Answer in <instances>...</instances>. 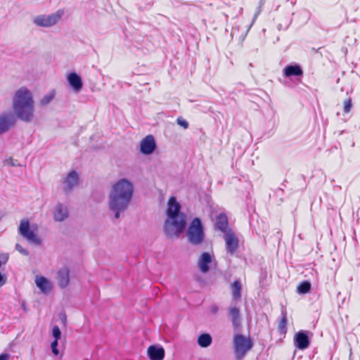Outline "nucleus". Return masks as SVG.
<instances>
[{
	"instance_id": "nucleus-1",
	"label": "nucleus",
	"mask_w": 360,
	"mask_h": 360,
	"mask_svg": "<svg viewBox=\"0 0 360 360\" xmlns=\"http://www.w3.org/2000/svg\"><path fill=\"white\" fill-rule=\"evenodd\" d=\"M134 191L133 184L123 178L118 180L112 187L109 194V207L115 214V218L120 217V212L128 207Z\"/></svg>"
},
{
	"instance_id": "nucleus-2",
	"label": "nucleus",
	"mask_w": 360,
	"mask_h": 360,
	"mask_svg": "<svg viewBox=\"0 0 360 360\" xmlns=\"http://www.w3.org/2000/svg\"><path fill=\"white\" fill-rule=\"evenodd\" d=\"M166 210L167 219L163 225V231L168 238L179 237L186 226V216L181 211V204L174 196L169 198Z\"/></svg>"
},
{
	"instance_id": "nucleus-3",
	"label": "nucleus",
	"mask_w": 360,
	"mask_h": 360,
	"mask_svg": "<svg viewBox=\"0 0 360 360\" xmlns=\"http://www.w3.org/2000/svg\"><path fill=\"white\" fill-rule=\"evenodd\" d=\"M13 109L16 118L30 122L34 117V101L32 92L27 87L18 89L13 97Z\"/></svg>"
},
{
	"instance_id": "nucleus-4",
	"label": "nucleus",
	"mask_w": 360,
	"mask_h": 360,
	"mask_svg": "<svg viewBox=\"0 0 360 360\" xmlns=\"http://www.w3.org/2000/svg\"><path fill=\"white\" fill-rule=\"evenodd\" d=\"M188 242L193 245H198L203 243L205 233L203 223L199 217H195L190 222L186 232Z\"/></svg>"
},
{
	"instance_id": "nucleus-5",
	"label": "nucleus",
	"mask_w": 360,
	"mask_h": 360,
	"mask_svg": "<svg viewBox=\"0 0 360 360\" xmlns=\"http://www.w3.org/2000/svg\"><path fill=\"white\" fill-rule=\"evenodd\" d=\"M253 347V342L250 338L237 333L233 336V349L236 359L243 358Z\"/></svg>"
},
{
	"instance_id": "nucleus-6",
	"label": "nucleus",
	"mask_w": 360,
	"mask_h": 360,
	"mask_svg": "<svg viewBox=\"0 0 360 360\" xmlns=\"http://www.w3.org/2000/svg\"><path fill=\"white\" fill-rule=\"evenodd\" d=\"M18 233L29 243L39 245L41 240L37 236L35 229H32L28 219L20 221Z\"/></svg>"
},
{
	"instance_id": "nucleus-7",
	"label": "nucleus",
	"mask_w": 360,
	"mask_h": 360,
	"mask_svg": "<svg viewBox=\"0 0 360 360\" xmlns=\"http://www.w3.org/2000/svg\"><path fill=\"white\" fill-rule=\"evenodd\" d=\"M63 15V11L58 10L56 12L50 15H39L34 17L33 22L41 27H49L55 25L61 19Z\"/></svg>"
},
{
	"instance_id": "nucleus-8",
	"label": "nucleus",
	"mask_w": 360,
	"mask_h": 360,
	"mask_svg": "<svg viewBox=\"0 0 360 360\" xmlns=\"http://www.w3.org/2000/svg\"><path fill=\"white\" fill-rule=\"evenodd\" d=\"M313 333L308 330H300L295 333L294 337V343L298 349L304 350L307 349L311 342V338Z\"/></svg>"
},
{
	"instance_id": "nucleus-9",
	"label": "nucleus",
	"mask_w": 360,
	"mask_h": 360,
	"mask_svg": "<svg viewBox=\"0 0 360 360\" xmlns=\"http://www.w3.org/2000/svg\"><path fill=\"white\" fill-rule=\"evenodd\" d=\"M17 118L15 115L9 112L0 115V135L8 131L16 123Z\"/></svg>"
},
{
	"instance_id": "nucleus-10",
	"label": "nucleus",
	"mask_w": 360,
	"mask_h": 360,
	"mask_svg": "<svg viewBox=\"0 0 360 360\" xmlns=\"http://www.w3.org/2000/svg\"><path fill=\"white\" fill-rule=\"evenodd\" d=\"M227 316L230 319L233 330L238 333L242 328V318L240 311L236 306H232L227 309Z\"/></svg>"
},
{
	"instance_id": "nucleus-11",
	"label": "nucleus",
	"mask_w": 360,
	"mask_h": 360,
	"mask_svg": "<svg viewBox=\"0 0 360 360\" xmlns=\"http://www.w3.org/2000/svg\"><path fill=\"white\" fill-rule=\"evenodd\" d=\"M224 238L226 242V252L231 255H233L238 248V238L232 231L226 233V234H224Z\"/></svg>"
},
{
	"instance_id": "nucleus-12",
	"label": "nucleus",
	"mask_w": 360,
	"mask_h": 360,
	"mask_svg": "<svg viewBox=\"0 0 360 360\" xmlns=\"http://www.w3.org/2000/svg\"><path fill=\"white\" fill-rule=\"evenodd\" d=\"M156 146L154 137L152 135H148L141 141L140 151L143 155H150L155 151Z\"/></svg>"
},
{
	"instance_id": "nucleus-13",
	"label": "nucleus",
	"mask_w": 360,
	"mask_h": 360,
	"mask_svg": "<svg viewBox=\"0 0 360 360\" xmlns=\"http://www.w3.org/2000/svg\"><path fill=\"white\" fill-rule=\"evenodd\" d=\"M214 257L208 252H202L198 260V267L202 274H207L210 270V264L213 262Z\"/></svg>"
},
{
	"instance_id": "nucleus-14",
	"label": "nucleus",
	"mask_w": 360,
	"mask_h": 360,
	"mask_svg": "<svg viewBox=\"0 0 360 360\" xmlns=\"http://www.w3.org/2000/svg\"><path fill=\"white\" fill-rule=\"evenodd\" d=\"M147 354L150 360H163L165 356V351L160 345H152L148 347Z\"/></svg>"
},
{
	"instance_id": "nucleus-15",
	"label": "nucleus",
	"mask_w": 360,
	"mask_h": 360,
	"mask_svg": "<svg viewBox=\"0 0 360 360\" xmlns=\"http://www.w3.org/2000/svg\"><path fill=\"white\" fill-rule=\"evenodd\" d=\"M79 176L76 171L72 170L68 173L65 179L63 184V191L65 193H69L72 191V188L78 184Z\"/></svg>"
},
{
	"instance_id": "nucleus-16",
	"label": "nucleus",
	"mask_w": 360,
	"mask_h": 360,
	"mask_svg": "<svg viewBox=\"0 0 360 360\" xmlns=\"http://www.w3.org/2000/svg\"><path fill=\"white\" fill-rule=\"evenodd\" d=\"M285 77L290 78L292 77H302L304 74L301 65L298 63H292L287 65L283 70Z\"/></svg>"
},
{
	"instance_id": "nucleus-17",
	"label": "nucleus",
	"mask_w": 360,
	"mask_h": 360,
	"mask_svg": "<svg viewBox=\"0 0 360 360\" xmlns=\"http://www.w3.org/2000/svg\"><path fill=\"white\" fill-rule=\"evenodd\" d=\"M67 80L70 87L75 91L79 92L83 87V82L79 75L75 72L68 74Z\"/></svg>"
},
{
	"instance_id": "nucleus-18",
	"label": "nucleus",
	"mask_w": 360,
	"mask_h": 360,
	"mask_svg": "<svg viewBox=\"0 0 360 360\" xmlns=\"http://www.w3.org/2000/svg\"><path fill=\"white\" fill-rule=\"evenodd\" d=\"M57 280L60 288H65L70 283V270L67 266H64L58 270L57 273Z\"/></svg>"
},
{
	"instance_id": "nucleus-19",
	"label": "nucleus",
	"mask_w": 360,
	"mask_h": 360,
	"mask_svg": "<svg viewBox=\"0 0 360 360\" xmlns=\"http://www.w3.org/2000/svg\"><path fill=\"white\" fill-rule=\"evenodd\" d=\"M69 216L68 209L62 203L58 202L56 206V210L53 213L54 220L56 221H63L66 219Z\"/></svg>"
},
{
	"instance_id": "nucleus-20",
	"label": "nucleus",
	"mask_w": 360,
	"mask_h": 360,
	"mask_svg": "<svg viewBox=\"0 0 360 360\" xmlns=\"http://www.w3.org/2000/svg\"><path fill=\"white\" fill-rule=\"evenodd\" d=\"M216 228L226 234L228 231L232 230L229 228V221L227 216L224 213H220L216 219Z\"/></svg>"
},
{
	"instance_id": "nucleus-21",
	"label": "nucleus",
	"mask_w": 360,
	"mask_h": 360,
	"mask_svg": "<svg viewBox=\"0 0 360 360\" xmlns=\"http://www.w3.org/2000/svg\"><path fill=\"white\" fill-rule=\"evenodd\" d=\"M35 283L37 288L45 294L49 292L51 290L52 285L50 281L44 276H37Z\"/></svg>"
},
{
	"instance_id": "nucleus-22",
	"label": "nucleus",
	"mask_w": 360,
	"mask_h": 360,
	"mask_svg": "<svg viewBox=\"0 0 360 360\" xmlns=\"http://www.w3.org/2000/svg\"><path fill=\"white\" fill-rule=\"evenodd\" d=\"M198 345L202 348H207L211 345L212 338L208 333H201L197 340Z\"/></svg>"
},
{
	"instance_id": "nucleus-23",
	"label": "nucleus",
	"mask_w": 360,
	"mask_h": 360,
	"mask_svg": "<svg viewBox=\"0 0 360 360\" xmlns=\"http://www.w3.org/2000/svg\"><path fill=\"white\" fill-rule=\"evenodd\" d=\"M233 299L236 301L240 300L242 285L239 280H236L231 284Z\"/></svg>"
},
{
	"instance_id": "nucleus-24",
	"label": "nucleus",
	"mask_w": 360,
	"mask_h": 360,
	"mask_svg": "<svg viewBox=\"0 0 360 360\" xmlns=\"http://www.w3.org/2000/svg\"><path fill=\"white\" fill-rule=\"evenodd\" d=\"M311 288V284L309 281H302L297 287V292L300 295L308 293Z\"/></svg>"
},
{
	"instance_id": "nucleus-25",
	"label": "nucleus",
	"mask_w": 360,
	"mask_h": 360,
	"mask_svg": "<svg viewBox=\"0 0 360 360\" xmlns=\"http://www.w3.org/2000/svg\"><path fill=\"white\" fill-rule=\"evenodd\" d=\"M287 314L285 311H282V317L278 323V329L280 334H285L287 332Z\"/></svg>"
},
{
	"instance_id": "nucleus-26",
	"label": "nucleus",
	"mask_w": 360,
	"mask_h": 360,
	"mask_svg": "<svg viewBox=\"0 0 360 360\" xmlns=\"http://www.w3.org/2000/svg\"><path fill=\"white\" fill-rule=\"evenodd\" d=\"M54 92L49 93L46 95H45L40 101V104L41 105H46L49 104L54 98Z\"/></svg>"
},
{
	"instance_id": "nucleus-27",
	"label": "nucleus",
	"mask_w": 360,
	"mask_h": 360,
	"mask_svg": "<svg viewBox=\"0 0 360 360\" xmlns=\"http://www.w3.org/2000/svg\"><path fill=\"white\" fill-rule=\"evenodd\" d=\"M52 335L54 340H59L61 338V331L58 326H54L52 329Z\"/></svg>"
},
{
	"instance_id": "nucleus-28",
	"label": "nucleus",
	"mask_w": 360,
	"mask_h": 360,
	"mask_svg": "<svg viewBox=\"0 0 360 360\" xmlns=\"http://www.w3.org/2000/svg\"><path fill=\"white\" fill-rule=\"evenodd\" d=\"M344 112H349L352 108V102L351 98H348L344 101Z\"/></svg>"
},
{
	"instance_id": "nucleus-29",
	"label": "nucleus",
	"mask_w": 360,
	"mask_h": 360,
	"mask_svg": "<svg viewBox=\"0 0 360 360\" xmlns=\"http://www.w3.org/2000/svg\"><path fill=\"white\" fill-rule=\"evenodd\" d=\"M58 340H53V341L51 343V352L55 356H58L59 354V350L58 349Z\"/></svg>"
},
{
	"instance_id": "nucleus-30",
	"label": "nucleus",
	"mask_w": 360,
	"mask_h": 360,
	"mask_svg": "<svg viewBox=\"0 0 360 360\" xmlns=\"http://www.w3.org/2000/svg\"><path fill=\"white\" fill-rule=\"evenodd\" d=\"M176 123L179 126L182 127L184 129H188L189 127L188 122L185 119L182 118L181 117H179L176 119Z\"/></svg>"
},
{
	"instance_id": "nucleus-31",
	"label": "nucleus",
	"mask_w": 360,
	"mask_h": 360,
	"mask_svg": "<svg viewBox=\"0 0 360 360\" xmlns=\"http://www.w3.org/2000/svg\"><path fill=\"white\" fill-rule=\"evenodd\" d=\"M15 250L25 256L29 255V251L23 248L19 243L15 245Z\"/></svg>"
},
{
	"instance_id": "nucleus-32",
	"label": "nucleus",
	"mask_w": 360,
	"mask_h": 360,
	"mask_svg": "<svg viewBox=\"0 0 360 360\" xmlns=\"http://www.w3.org/2000/svg\"><path fill=\"white\" fill-rule=\"evenodd\" d=\"M6 164L10 165L13 167H20L21 165L18 162L17 160H13L12 158H10L9 159L6 160L5 161Z\"/></svg>"
},
{
	"instance_id": "nucleus-33",
	"label": "nucleus",
	"mask_w": 360,
	"mask_h": 360,
	"mask_svg": "<svg viewBox=\"0 0 360 360\" xmlns=\"http://www.w3.org/2000/svg\"><path fill=\"white\" fill-rule=\"evenodd\" d=\"M8 260V254H3L0 256V268L2 265H4L7 263Z\"/></svg>"
},
{
	"instance_id": "nucleus-34",
	"label": "nucleus",
	"mask_w": 360,
	"mask_h": 360,
	"mask_svg": "<svg viewBox=\"0 0 360 360\" xmlns=\"http://www.w3.org/2000/svg\"><path fill=\"white\" fill-rule=\"evenodd\" d=\"M6 283V276L0 272V287Z\"/></svg>"
},
{
	"instance_id": "nucleus-35",
	"label": "nucleus",
	"mask_w": 360,
	"mask_h": 360,
	"mask_svg": "<svg viewBox=\"0 0 360 360\" xmlns=\"http://www.w3.org/2000/svg\"><path fill=\"white\" fill-rule=\"evenodd\" d=\"M219 311V307L217 305H212L210 308V311L213 314H215L218 312Z\"/></svg>"
},
{
	"instance_id": "nucleus-36",
	"label": "nucleus",
	"mask_w": 360,
	"mask_h": 360,
	"mask_svg": "<svg viewBox=\"0 0 360 360\" xmlns=\"http://www.w3.org/2000/svg\"><path fill=\"white\" fill-rule=\"evenodd\" d=\"M9 354L8 353H2L0 354V360H9Z\"/></svg>"
},
{
	"instance_id": "nucleus-37",
	"label": "nucleus",
	"mask_w": 360,
	"mask_h": 360,
	"mask_svg": "<svg viewBox=\"0 0 360 360\" xmlns=\"http://www.w3.org/2000/svg\"><path fill=\"white\" fill-rule=\"evenodd\" d=\"M290 22H287V24L284 26V27H283L282 24H278V29L279 30H286L288 27V26L290 25Z\"/></svg>"
},
{
	"instance_id": "nucleus-38",
	"label": "nucleus",
	"mask_w": 360,
	"mask_h": 360,
	"mask_svg": "<svg viewBox=\"0 0 360 360\" xmlns=\"http://www.w3.org/2000/svg\"><path fill=\"white\" fill-rule=\"evenodd\" d=\"M60 318H61V320L63 322V323L65 324V323H66V316H65V315L63 314Z\"/></svg>"
},
{
	"instance_id": "nucleus-39",
	"label": "nucleus",
	"mask_w": 360,
	"mask_h": 360,
	"mask_svg": "<svg viewBox=\"0 0 360 360\" xmlns=\"http://www.w3.org/2000/svg\"><path fill=\"white\" fill-rule=\"evenodd\" d=\"M280 193H283V189L281 188H278L277 191H276V193L277 195H279Z\"/></svg>"
},
{
	"instance_id": "nucleus-40",
	"label": "nucleus",
	"mask_w": 360,
	"mask_h": 360,
	"mask_svg": "<svg viewBox=\"0 0 360 360\" xmlns=\"http://www.w3.org/2000/svg\"><path fill=\"white\" fill-rule=\"evenodd\" d=\"M259 4L260 6H262L264 4V0H261Z\"/></svg>"
}]
</instances>
